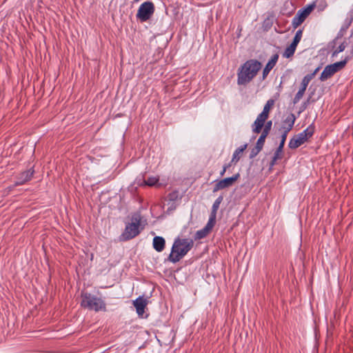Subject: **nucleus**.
Instances as JSON below:
<instances>
[{"mask_svg": "<svg viewBox=\"0 0 353 353\" xmlns=\"http://www.w3.org/2000/svg\"><path fill=\"white\" fill-rule=\"evenodd\" d=\"M215 223L216 222H208L203 228L196 231L194 236V240L198 241L208 236L212 231V229L215 225Z\"/></svg>", "mask_w": 353, "mask_h": 353, "instance_id": "12", "label": "nucleus"}, {"mask_svg": "<svg viewBox=\"0 0 353 353\" xmlns=\"http://www.w3.org/2000/svg\"><path fill=\"white\" fill-rule=\"evenodd\" d=\"M272 121H269L268 122H266V123L265 124L264 123V128L263 130H261V134H263V136H265L267 137L268 135V134L270 133V130H271V128H272Z\"/></svg>", "mask_w": 353, "mask_h": 353, "instance_id": "22", "label": "nucleus"}, {"mask_svg": "<svg viewBox=\"0 0 353 353\" xmlns=\"http://www.w3.org/2000/svg\"><path fill=\"white\" fill-rule=\"evenodd\" d=\"M81 306L95 312L106 311V304L103 300L90 293L82 294Z\"/></svg>", "mask_w": 353, "mask_h": 353, "instance_id": "3", "label": "nucleus"}, {"mask_svg": "<svg viewBox=\"0 0 353 353\" xmlns=\"http://www.w3.org/2000/svg\"><path fill=\"white\" fill-rule=\"evenodd\" d=\"M281 158H276V154H274L272 159L270 162V167L274 166L276 164L277 160L281 159Z\"/></svg>", "mask_w": 353, "mask_h": 353, "instance_id": "31", "label": "nucleus"}, {"mask_svg": "<svg viewBox=\"0 0 353 353\" xmlns=\"http://www.w3.org/2000/svg\"><path fill=\"white\" fill-rule=\"evenodd\" d=\"M34 170L32 168L19 173L17 176L15 185H21L30 181L34 175Z\"/></svg>", "mask_w": 353, "mask_h": 353, "instance_id": "13", "label": "nucleus"}, {"mask_svg": "<svg viewBox=\"0 0 353 353\" xmlns=\"http://www.w3.org/2000/svg\"><path fill=\"white\" fill-rule=\"evenodd\" d=\"M349 59L350 57H347L343 61L327 65L324 68L323 71L321 74V81H324L327 80V79L330 78L332 75H334L336 72L343 68Z\"/></svg>", "mask_w": 353, "mask_h": 353, "instance_id": "6", "label": "nucleus"}, {"mask_svg": "<svg viewBox=\"0 0 353 353\" xmlns=\"http://www.w3.org/2000/svg\"><path fill=\"white\" fill-rule=\"evenodd\" d=\"M295 116L294 114H290L288 115L286 119L283 121V123L280 129L282 131L281 137L287 138L288 132L292 129L294 122H295Z\"/></svg>", "mask_w": 353, "mask_h": 353, "instance_id": "11", "label": "nucleus"}, {"mask_svg": "<svg viewBox=\"0 0 353 353\" xmlns=\"http://www.w3.org/2000/svg\"><path fill=\"white\" fill-rule=\"evenodd\" d=\"M230 166V164H228V165H225L223 168V170L221 172L220 174L221 176H223V174H225V172H226V170Z\"/></svg>", "mask_w": 353, "mask_h": 353, "instance_id": "32", "label": "nucleus"}, {"mask_svg": "<svg viewBox=\"0 0 353 353\" xmlns=\"http://www.w3.org/2000/svg\"><path fill=\"white\" fill-rule=\"evenodd\" d=\"M267 137L265 136H263V134H261V136L259 137V138L258 139L257 141H256V146L259 149V150H262L263 145H264V143H265V139H266Z\"/></svg>", "mask_w": 353, "mask_h": 353, "instance_id": "25", "label": "nucleus"}, {"mask_svg": "<svg viewBox=\"0 0 353 353\" xmlns=\"http://www.w3.org/2000/svg\"><path fill=\"white\" fill-rule=\"evenodd\" d=\"M194 241L189 239H175L168 260L172 263L179 261L192 248Z\"/></svg>", "mask_w": 353, "mask_h": 353, "instance_id": "2", "label": "nucleus"}, {"mask_svg": "<svg viewBox=\"0 0 353 353\" xmlns=\"http://www.w3.org/2000/svg\"><path fill=\"white\" fill-rule=\"evenodd\" d=\"M141 222H130L126 225L123 232L120 236V241H125L136 237L140 233Z\"/></svg>", "mask_w": 353, "mask_h": 353, "instance_id": "9", "label": "nucleus"}, {"mask_svg": "<svg viewBox=\"0 0 353 353\" xmlns=\"http://www.w3.org/2000/svg\"><path fill=\"white\" fill-rule=\"evenodd\" d=\"M153 248L154 249L160 252H162L165 248V239L161 236H154L153 239Z\"/></svg>", "mask_w": 353, "mask_h": 353, "instance_id": "16", "label": "nucleus"}, {"mask_svg": "<svg viewBox=\"0 0 353 353\" xmlns=\"http://www.w3.org/2000/svg\"><path fill=\"white\" fill-rule=\"evenodd\" d=\"M261 150H259L256 146H255L254 148H253L250 152V157L254 158L261 151Z\"/></svg>", "mask_w": 353, "mask_h": 353, "instance_id": "30", "label": "nucleus"}, {"mask_svg": "<svg viewBox=\"0 0 353 353\" xmlns=\"http://www.w3.org/2000/svg\"><path fill=\"white\" fill-rule=\"evenodd\" d=\"M314 74H309L305 75L301 81V85L300 88L303 89L304 90H306V88H307L309 83L314 78Z\"/></svg>", "mask_w": 353, "mask_h": 353, "instance_id": "19", "label": "nucleus"}, {"mask_svg": "<svg viewBox=\"0 0 353 353\" xmlns=\"http://www.w3.org/2000/svg\"><path fill=\"white\" fill-rule=\"evenodd\" d=\"M278 59H279L278 54H275L271 57V59L269 60V61L266 64L265 68L263 69V79H265L268 76V74H269L270 70L275 66L276 62L278 61Z\"/></svg>", "mask_w": 353, "mask_h": 353, "instance_id": "14", "label": "nucleus"}, {"mask_svg": "<svg viewBox=\"0 0 353 353\" xmlns=\"http://www.w3.org/2000/svg\"><path fill=\"white\" fill-rule=\"evenodd\" d=\"M159 179L158 176H150L146 180H143V184L144 185L154 186L159 181Z\"/></svg>", "mask_w": 353, "mask_h": 353, "instance_id": "21", "label": "nucleus"}, {"mask_svg": "<svg viewBox=\"0 0 353 353\" xmlns=\"http://www.w3.org/2000/svg\"><path fill=\"white\" fill-rule=\"evenodd\" d=\"M274 104V100L270 99H269L265 105L263 107V111L258 115L256 119L252 124V132L256 134H259L261 132V129L263 128L265 121L268 118L269 112L271 108Z\"/></svg>", "mask_w": 353, "mask_h": 353, "instance_id": "4", "label": "nucleus"}, {"mask_svg": "<svg viewBox=\"0 0 353 353\" xmlns=\"http://www.w3.org/2000/svg\"><path fill=\"white\" fill-rule=\"evenodd\" d=\"M319 69V68H316V69L314 71V72H313L312 74H314V75H315V74H316V73L318 72Z\"/></svg>", "mask_w": 353, "mask_h": 353, "instance_id": "35", "label": "nucleus"}, {"mask_svg": "<svg viewBox=\"0 0 353 353\" xmlns=\"http://www.w3.org/2000/svg\"><path fill=\"white\" fill-rule=\"evenodd\" d=\"M168 202H174L175 200L178 198V192H172L168 195Z\"/></svg>", "mask_w": 353, "mask_h": 353, "instance_id": "27", "label": "nucleus"}, {"mask_svg": "<svg viewBox=\"0 0 353 353\" xmlns=\"http://www.w3.org/2000/svg\"><path fill=\"white\" fill-rule=\"evenodd\" d=\"M154 12V3L150 1H148L143 3L139 6L137 13V18L141 22H145L151 18Z\"/></svg>", "mask_w": 353, "mask_h": 353, "instance_id": "7", "label": "nucleus"}, {"mask_svg": "<svg viewBox=\"0 0 353 353\" xmlns=\"http://www.w3.org/2000/svg\"><path fill=\"white\" fill-rule=\"evenodd\" d=\"M314 128L309 126L301 133L292 138L288 146L291 149H296L306 142L314 134Z\"/></svg>", "mask_w": 353, "mask_h": 353, "instance_id": "5", "label": "nucleus"}, {"mask_svg": "<svg viewBox=\"0 0 353 353\" xmlns=\"http://www.w3.org/2000/svg\"><path fill=\"white\" fill-rule=\"evenodd\" d=\"M221 199L222 198L221 197H219L215 201L214 203H213V205H212V210L214 212H216L217 210V209L219 208V205L221 203Z\"/></svg>", "mask_w": 353, "mask_h": 353, "instance_id": "29", "label": "nucleus"}, {"mask_svg": "<svg viewBox=\"0 0 353 353\" xmlns=\"http://www.w3.org/2000/svg\"><path fill=\"white\" fill-rule=\"evenodd\" d=\"M146 305V300L142 297H139L134 301V306L135 307L137 312L139 316L143 315L144 313Z\"/></svg>", "mask_w": 353, "mask_h": 353, "instance_id": "15", "label": "nucleus"}, {"mask_svg": "<svg viewBox=\"0 0 353 353\" xmlns=\"http://www.w3.org/2000/svg\"><path fill=\"white\" fill-rule=\"evenodd\" d=\"M296 46L292 43H291L288 47L285 50L283 57L285 58H290L293 56L294 52L296 50Z\"/></svg>", "mask_w": 353, "mask_h": 353, "instance_id": "18", "label": "nucleus"}, {"mask_svg": "<svg viewBox=\"0 0 353 353\" xmlns=\"http://www.w3.org/2000/svg\"><path fill=\"white\" fill-rule=\"evenodd\" d=\"M240 174L239 173L234 174L231 177H228L218 181L213 189V192H217L220 190L229 188L233 185V183L239 178Z\"/></svg>", "mask_w": 353, "mask_h": 353, "instance_id": "10", "label": "nucleus"}, {"mask_svg": "<svg viewBox=\"0 0 353 353\" xmlns=\"http://www.w3.org/2000/svg\"><path fill=\"white\" fill-rule=\"evenodd\" d=\"M132 221H141L140 218H138V217H133Z\"/></svg>", "mask_w": 353, "mask_h": 353, "instance_id": "34", "label": "nucleus"}, {"mask_svg": "<svg viewBox=\"0 0 353 353\" xmlns=\"http://www.w3.org/2000/svg\"><path fill=\"white\" fill-rule=\"evenodd\" d=\"M305 92V90L299 88V91L297 92V93L296 94L295 97L293 99L294 104L297 103L301 99V98L304 95Z\"/></svg>", "mask_w": 353, "mask_h": 353, "instance_id": "24", "label": "nucleus"}, {"mask_svg": "<svg viewBox=\"0 0 353 353\" xmlns=\"http://www.w3.org/2000/svg\"><path fill=\"white\" fill-rule=\"evenodd\" d=\"M316 5L314 3L307 5L302 9H300L296 12V15L292 19V26L295 29L298 28L307 17L310 14L312 10L314 9Z\"/></svg>", "mask_w": 353, "mask_h": 353, "instance_id": "8", "label": "nucleus"}, {"mask_svg": "<svg viewBox=\"0 0 353 353\" xmlns=\"http://www.w3.org/2000/svg\"><path fill=\"white\" fill-rule=\"evenodd\" d=\"M285 141H286V138L281 137L280 144L274 152V154H276V158H282L283 149Z\"/></svg>", "mask_w": 353, "mask_h": 353, "instance_id": "20", "label": "nucleus"}, {"mask_svg": "<svg viewBox=\"0 0 353 353\" xmlns=\"http://www.w3.org/2000/svg\"><path fill=\"white\" fill-rule=\"evenodd\" d=\"M352 34H353V28H352Z\"/></svg>", "mask_w": 353, "mask_h": 353, "instance_id": "36", "label": "nucleus"}, {"mask_svg": "<svg viewBox=\"0 0 353 353\" xmlns=\"http://www.w3.org/2000/svg\"><path fill=\"white\" fill-rule=\"evenodd\" d=\"M208 221H215V215H211Z\"/></svg>", "mask_w": 353, "mask_h": 353, "instance_id": "33", "label": "nucleus"}, {"mask_svg": "<svg viewBox=\"0 0 353 353\" xmlns=\"http://www.w3.org/2000/svg\"><path fill=\"white\" fill-rule=\"evenodd\" d=\"M261 67V63L256 59L246 61L238 70V84L246 85L250 83L256 76Z\"/></svg>", "mask_w": 353, "mask_h": 353, "instance_id": "1", "label": "nucleus"}, {"mask_svg": "<svg viewBox=\"0 0 353 353\" xmlns=\"http://www.w3.org/2000/svg\"><path fill=\"white\" fill-rule=\"evenodd\" d=\"M248 144L245 143L241 147L238 148L233 153L232 162H237L241 157L243 151L247 148Z\"/></svg>", "mask_w": 353, "mask_h": 353, "instance_id": "17", "label": "nucleus"}, {"mask_svg": "<svg viewBox=\"0 0 353 353\" xmlns=\"http://www.w3.org/2000/svg\"><path fill=\"white\" fill-rule=\"evenodd\" d=\"M345 48H346V44L345 43V42L341 43L339 46V47L333 52V55L334 56V55L339 54V52L344 51Z\"/></svg>", "mask_w": 353, "mask_h": 353, "instance_id": "26", "label": "nucleus"}, {"mask_svg": "<svg viewBox=\"0 0 353 353\" xmlns=\"http://www.w3.org/2000/svg\"><path fill=\"white\" fill-rule=\"evenodd\" d=\"M167 205H168V208L165 211L167 214H170L171 211L175 210L176 208L175 202H168Z\"/></svg>", "mask_w": 353, "mask_h": 353, "instance_id": "28", "label": "nucleus"}, {"mask_svg": "<svg viewBox=\"0 0 353 353\" xmlns=\"http://www.w3.org/2000/svg\"><path fill=\"white\" fill-rule=\"evenodd\" d=\"M302 34H303L302 30H297L292 43L295 45L296 46H297L298 43L300 42V41L302 38Z\"/></svg>", "mask_w": 353, "mask_h": 353, "instance_id": "23", "label": "nucleus"}]
</instances>
